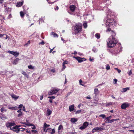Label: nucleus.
<instances>
[{"label":"nucleus","mask_w":134,"mask_h":134,"mask_svg":"<svg viewBox=\"0 0 134 134\" xmlns=\"http://www.w3.org/2000/svg\"><path fill=\"white\" fill-rule=\"evenodd\" d=\"M112 35L110 36L113 37H115V36L116 34L115 33L113 30L111 31Z\"/></svg>","instance_id":"24"},{"label":"nucleus","mask_w":134,"mask_h":134,"mask_svg":"<svg viewBox=\"0 0 134 134\" xmlns=\"http://www.w3.org/2000/svg\"><path fill=\"white\" fill-rule=\"evenodd\" d=\"M95 36L97 39H98L100 37V35L99 33H97L95 34Z\"/></svg>","instance_id":"19"},{"label":"nucleus","mask_w":134,"mask_h":134,"mask_svg":"<svg viewBox=\"0 0 134 134\" xmlns=\"http://www.w3.org/2000/svg\"><path fill=\"white\" fill-rule=\"evenodd\" d=\"M4 11L5 12L9 13L11 11V8L7 6V4L5 3L4 4Z\"/></svg>","instance_id":"7"},{"label":"nucleus","mask_w":134,"mask_h":134,"mask_svg":"<svg viewBox=\"0 0 134 134\" xmlns=\"http://www.w3.org/2000/svg\"><path fill=\"white\" fill-rule=\"evenodd\" d=\"M77 120V119L75 118H73L71 119V121L73 123H75L76 122Z\"/></svg>","instance_id":"18"},{"label":"nucleus","mask_w":134,"mask_h":134,"mask_svg":"<svg viewBox=\"0 0 134 134\" xmlns=\"http://www.w3.org/2000/svg\"><path fill=\"white\" fill-rule=\"evenodd\" d=\"M89 125L88 123L87 122H84L82 126L80 127L79 129L81 130H83L85 129Z\"/></svg>","instance_id":"10"},{"label":"nucleus","mask_w":134,"mask_h":134,"mask_svg":"<svg viewBox=\"0 0 134 134\" xmlns=\"http://www.w3.org/2000/svg\"><path fill=\"white\" fill-rule=\"evenodd\" d=\"M82 84H81V85L83 86H85L84 85L85 84V83L84 82H82Z\"/></svg>","instance_id":"58"},{"label":"nucleus","mask_w":134,"mask_h":134,"mask_svg":"<svg viewBox=\"0 0 134 134\" xmlns=\"http://www.w3.org/2000/svg\"><path fill=\"white\" fill-rule=\"evenodd\" d=\"M52 129L51 128H48L46 129V132H48L49 133H51V131Z\"/></svg>","instance_id":"27"},{"label":"nucleus","mask_w":134,"mask_h":134,"mask_svg":"<svg viewBox=\"0 0 134 134\" xmlns=\"http://www.w3.org/2000/svg\"><path fill=\"white\" fill-rule=\"evenodd\" d=\"M15 110H18L19 109V107L17 106H15L14 107Z\"/></svg>","instance_id":"57"},{"label":"nucleus","mask_w":134,"mask_h":134,"mask_svg":"<svg viewBox=\"0 0 134 134\" xmlns=\"http://www.w3.org/2000/svg\"><path fill=\"white\" fill-rule=\"evenodd\" d=\"M130 132H132L134 134V130H129Z\"/></svg>","instance_id":"61"},{"label":"nucleus","mask_w":134,"mask_h":134,"mask_svg":"<svg viewBox=\"0 0 134 134\" xmlns=\"http://www.w3.org/2000/svg\"><path fill=\"white\" fill-rule=\"evenodd\" d=\"M10 126H14L15 125V124L14 122H10Z\"/></svg>","instance_id":"36"},{"label":"nucleus","mask_w":134,"mask_h":134,"mask_svg":"<svg viewBox=\"0 0 134 134\" xmlns=\"http://www.w3.org/2000/svg\"><path fill=\"white\" fill-rule=\"evenodd\" d=\"M81 110H77L76 111L75 114H79L81 112Z\"/></svg>","instance_id":"42"},{"label":"nucleus","mask_w":134,"mask_h":134,"mask_svg":"<svg viewBox=\"0 0 134 134\" xmlns=\"http://www.w3.org/2000/svg\"><path fill=\"white\" fill-rule=\"evenodd\" d=\"M114 82H113L114 83V84H115L118 81V80L116 79H114Z\"/></svg>","instance_id":"46"},{"label":"nucleus","mask_w":134,"mask_h":134,"mask_svg":"<svg viewBox=\"0 0 134 134\" xmlns=\"http://www.w3.org/2000/svg\"><path fill=\"white\" fill-rule=\"evenodd\" d=\"M50 126L49 125H48L46 124V123H45L44 124V126L46 128Z\"/></svg>","instance_id":"33"},{"label":"nucleus","mask_w":134,"mask_h":134,"mask_svg":"<svg viewBox=\"0 0 134 134\" xmlns=\"http://www.w3.org/2000/svg\"><path fill=\"white\" fill-rule=\"evenodd\" d=\"M22 74L25 76H26L27 78H29L28 75L26 74V72L24 71H23L21 72Z\"/></svg>","instance_id":"21"},{"label":"nucleus","mask_w":134,"mask_h":134,"mask_svg":"<svg viewBox=\"0 0 134 134\" xmlns=\"http://www.w3.org/2000/svg\"><path fill=\"white\" fill-rule=\"evenodd\" d=\"M0 110H1V112H2V113L3 112V111H7V110L5 109L4 108V107H3Z\"/></svg>","instance_id":"29"},{"label":"nucleus","mask_w":134,"mask_h":134,"mask_svg":"<svg viewBox=\"0 0 134 134\" xmlns=\"http://www.w3.org/2000/svg\"><path fill=\"white\" fill-rule=\"evenodd\" d=\"M106 23L107 25H108L109 26L112 28L114 26H115L116 25V23L114 18H109L107 20Z\"/></svg>","instance_id":"4"},{"label":"nucleus","mask_w":134,"mask_h":134,"mask_svg":"<svg viewBox=\"0 0 134 134\" xmlns=\"http://www.w3.org/2000/svg\"><path fill=\"white\" fill-rule=\"evenodd\" d=\"M83 27L85 29L87 27V24L86 22H85L83 24Z\"/></svg>","instance_id":"23"},{"label":"nucleus","mask_w":134,"mask_h":134,"mask_svg":"<svg viewBox=\"0 0 134 134\" xmlns=\"http://www.w3.org/2000/svg\"><path fill=\"white\" fill-rule=\"evenodd\" d=\"M106 69L107 70H108L110 69V66L109 64H107L106 65Z\"/></svg>","instance_id":"32"},{"label":"nucleus","mask_w":134,"mask_h":134,"mask_svg":"<svg viewBox=\"0 0 134 134\" xmlns=\"http://www.w3.org/2000/svg\"><path fill=\"white\" fill-rule=\"evenodd\" d=\"M55 48V47H54L53 48V49H51L50 51H49V53H51L52 52V51L54 49V48Z\"/></svg>","instance_id":"63"},{"label":"nucleus","mask_w":134,"mask_h":134,"mask_svg":"<svg viewBox=\"0 0 134 134\" xmlns=\"http://www.w3.org/2000/svg\"><path fill=\"white\" fill-rule=\"evenodd\" d=\"M59 89L57 88L53 90H51L48 92V94L49 95H53L56 94L59 90Z\"/></svg>","instance_id":"6"},{"label":"nucleus","mask_w":134,"mask_h":134,"mask_svg":"<svg viewBox=\"0 0 134 134\" xmlns=\"http://www.w3.org/2000/svg\"><path fill=\"white\" fill-rule=\"evenodd\" d=\"M12 17V15L11 14H10L8 16V18L10 19Z\"/></svg>","instance_id":"54"},{"label":"nucleus","mask_w":134,"mask_h":134,"mask_svg":"<svg viewBox=\"0 0 134 134\" xmlns=\"http://www.w3.org/2000/svg\"><path fill=\"white\" fill-rule=\"evenodd\" d=\"M55 97L54 96H51V97H48V98H49L50 99H54L55 98Z\"/></svg>","instance_id":"51"},{"label":"nucleus","mask_w":134,"mask_h":134,"mask_svg":"<svg viewBox=\"0 0 134 134\" xmlns=\"http://www.w3.org/2000/svg\"><path fill=\"white\" fill-rule=\"evenodd\" d=\"M20 13L21 17L22 18H23L25 15L23 12L21 11L20 12Z\"/></svg>","instance_id":"25"},{"label":"nucleus","mask_w":134,"mask_h":134,"mask_svg":"<svg viewBox=\"0 0 134 134\" xmlns=\"http://www.w3.org/2000/svg\"><path fill=\"white\" fill-rule=\"evenodd\" d=\"M55 132V131L54 129H53L52 130L51 132V134H54Z\"/></svg>","instance_id":"38"},{"label":"nucleus","mask_w":134,"mask_h":134,"mask_svg":"<svg viewBox=\"0 0 134 134\" xmlns=\"http://www.w3.org/2000/svg\"><path fill=\"white\" fill-rule=\"evenodd\" d=\"M63 128V126L62 125H60L58 127V130H60L61 129H62Z\"/></svg>","instance_id":"37"},{"label":"nucleus","mask_w":134,"mask_h":134,"mask_svg":"<svg viewBox=\"0 0 134 134\" xmlns=\"http://www.w3.org/2000/svg\"><path fill=\"white\" fill-rule=\"evenodd\" d=\"M114 122V120H113V119H112L111 120H109L108 123H111Z\"/></svg>","instance_id":"48"},{"label":"nucleus","mask_w":134,"mask_h":134,"mask_svg":"<svg viewBox=\"0 0 134 134\" xmlns=\"http://www.w3.org/2000/svg\"><path fill=\"white\" fill-rule=\"evenodd\" d=\"M129 87H126L125 88H123V90L124 92H126L127 90H129Z\"/></svg>","instance_id":"26"},{"label":"nucleus","mask_w":134,"mask_h":134,"mask_svg":"<svg viewBox=\"0 0 134 134\" xmlns=\"http://www.w3.org/2000/svg\"><path fill=\"white\" fill-rule=\"evenodd\" d=\"M76 8V6L73 5H71L70 6L69 8L71 13L74 12Z\"/></svg>","instance_id":"12"},{"label":"nucleus","mask_w":134,"mask_h":134,"mask_svg":"<svg viewBox=\"0 0 134 134\" xmlns=\"http://www.w3.org/2000/svg\"><path fill=\"white\" fill-rule=\"evenodd\" d=\"M23 115V113L22 112H21L19 114H18L17 115V116L18 118L20 117L21 116H22Z\"/></svg>","instance_id":"34"},{"label":"nucleus","mask_w":134,"mask_h":134,"mask_svg":"<svg viewBox=\"0 0 134 134\" xmlns=\"http://www.w3.org/2000/svg\"><path fill=\"white\" fill-rule=\"evenodd\" d=\"M99 93V91L98 89L95 88L94 89V93L95 96H97Z\"/></svg>","instance_id":"17"},{"label":"nucleus","mask_w":134,"mask_h":134,"mask_svg":"<svg viewBox=\"0 0 134 134\" xmlns=\"http://www.w3.org/2000/svg\"><path fill=\"white\" fill-rule=\"evenodd\" d=\"M23 105L22 104H20L19 105V108H20V109H21V108L23 107Z\"/></svg>","instance_id":"47"},{"label":"nucleus","mask_w":134,"mask_h":134,"mask_svg":"<svg viewBox=\"0 0 134 134\" xmlns=\"http://www.w3.org/2000/svg\"><path fill=\"white\" fill-rule=\"evenodd\" d=\"M34 125L33 124H27V126H32Z\"/></svg>","instance_id":"53"},{"label":"nucleus","mask_w":134,"mask_h":134,"mask_svg":"<svg viewBox=\"0 0 134 134\" xmlns=\"http://www.w3.org/2000/svg\"><path fill=\"white\" fill-rule=\"evenodd\" d=\"M12 97L13 98H14L15 99H18L19 97L18 96H17L14 94H12Z\"/></svg>","instance_id":"20"},{"label":"nucleus","mask_w":134,"mask_h":134,"mask_svg":"<svg viewBox=\"0 0 134 134\" xmlns=\"http://www.w3.org/2000/svg\"><path fill=\"white\" fill-rule=\"evenodd\" d=\"M6 126L7 128L11 127L10 125L9 122H8L6 124Z\"/></svg>","instance_id":"31"},{"label":"nucleus","mask_w":134,"mask_h":134,"mask_svg":"<svg viewBox=\"0 0 134 134\" xmlns=\"http://www.w3.org/2000/svg\"><path fill=\"white\" fill-rule=\"evenodd\" d=\"M8 52L9 53L13 54L15 57L18 56L19 55V53L18 52H15L10 51H8Z\"/></svg>","instance_id":"13"},{"label":"nucleus","mask_w":134,"mask_h":134,"mask_svg":"<svg viewBox=\"0 0 134 134\" xmlns=\"http://www.w3.org/2000/svg\"><path fill=\"white\" fill-rule=\"evenodd\" d=\"M93 60H94V59H93V58H91V57H90L89 59L90 61L91 62Z\"/></svg>","instance_id":"64"},{"label":"nucleus","mask_w":134,"mask_h":134,"mask_svg":"<svg viewBox=\"0 0 134 134\" xmlns=\"http://www.w3.org/2000/svg\"><path fill=\"white\" fill-rule=\"evenodd\" d=\"M18 60L17 59H16L14 60L13 64H14L15 65L18 63Z\"/></svg>","instance_id":"28"},{"label":"nucleus","mask_w":134,"mask_h":134,"mask_svg":"<svg viewBox=\"0 0 134 134\" xmlns=\"http://www.w3.org/2000/svg\"><path fill=\"white\" fill-rule=\"evenodd\" d=\"M66 68V66H65L64 64H63V66L62 67V69L63 70L64 69Z\"/></svg>","instance_id":"44"},{"label":"nucleus","mask_w":134,"mask_h":134,"mask_svg":"<svg viewBox=\"0 0 134 134\" xmlns=\"http://www.w3.org/2000/svg\"><path fill=\"white\" fill-rule=\"evenodd\" d=\"M44 42L43 41H42L41 42L39 43V45H44Z\"/></svg>","instance_id":"45"},{"label":"nucleus","mask_w":134,"mask_h":134,"mask_svg":"<svg viewBox=\"0 0 134 134\" xmlns=\"http://www.w3.org/2000/svg\"><path fill=\"white\" fill-rule=\"evenodd\" d=\"M105 115L104 114H101L99 115V117H101L103 119L105 118Z\"/></svg>","instance_id":"35"},{"label":"nucleus","mask_w":134,"mask_h":134,"mask_svg":"<svg viewBox=\"0 0 134 134\" xmlns=\"http://www.w3.org/2000/svg\"><path fill=\"white\" fill-rule=\"evenodd\" d=\"M69 110L70 111H71L74 110V105H70L69 107Z\"/></svg>","instance_id":"15"},{"label":"nucleus","mask_w":134,"mask_h":134,"mask_svg":"<svg viewBox=\"0 0 134 134\" xmlns=\"http://www.w3.org/2000/svg\"><path fill=\"white\" fill-rule=\"evenodd\" d=\"M108 47L111 48L116 46L118 42V41L115 37L110 36L107 40Z\"/></svg>","instance_id":"1"},{"label":"nucleus","mask_w":134,"mask_h":134,"mask_svg":"<svg viewBox=\"0 0 134 134\" xmlns=\"http://www.w3.org/2000/svg\"><path fill=\"white\" fill-rule=\"evenodd\" d=\"M21 126L20 125H16L13 127H10V129L14 132L18 133L20 131V128H19Z\"/></svg>","instance_id":"5"},{"label":"nucleus","mask_w":134,"mask_h":134,"mask_svg":"<svg viewBox=\"0 0 134 134\" xmlns=\"http://www.w3.org/2000/svg\"><path fill=\"white\" fill-rule=\"evenodd\" d=\"M111 27H109L106 30L107 31H109L110 32V31H111Z\"/></svg>","instance_id":"40"},{"label":"nucleus","mask_w":134,"mask_h":134,"mask_svg":"<svg viewBox=\"0 0 134 134\" xmlns=\"http://www.w3.org/2000/svg\"><path fill=\"white\" fill-rule=\"evenodd\" d=\"M122 49L121 44L118 43L116 46L115 49L114 50L111 51L110 52L112 54H116L121 51Z\"/></svg>","instance_id":"3"},{"label":"nucleus","mask_w":134,"mask_h":134,"mask_svg":"<svg viewBox=\"0 0 134 134\" xmlns=\"http://www.w3.org/2000/svg\"><path fill=\"white\" fill-rule=\"evenodd\" d=\"M24 1H22L21 2H19L17 3L16 6L17 7H20L22 6L23 4Z\"/></svg>","instance_id":"14"},{"label":"nucleus","mask_w":134,"mask_h":134,"mask_svg":"<svg viewBox=\"0 0 134 134\" xmlns=\"http://www.w3.org/2000/svg\"><path fill=\"white\" fill-rule=\"evenodd\" d=\"M28 68L29 69H34V68L33 66H32L31 65H30L28 66Z\"/></svg>","instance_id":"30"},{"label":"nucleus","mask_w":134,"mask_h":134,"mask_svg":"<svg viewBox=\"0 0 134 134\" xmlns=\"http://www.w3.org/2000/svg\"><path fill=\"white\" fill-rule=\"evenodd\" d=\"M79 82L80 84V85H81V84H82V82H83L81 80H79Z\"/></svg>","instance_id":"62"},{"label":"nucleus","mask_w":134,"mask_h":134,"mask_svg":"<svg viewBox=\"0 0 134 134\" xmlns=\"http://www.w3.org/2000/svg\"><path fill=\"white\" fill-rule=\"evenodd\" d=\"M17 112L19 113H20L21 112H21V109H19V110H18L17 111Z\"/></svg>","instance_id":"52"},{"label":"nucleus","mask_w":134,"mask_h":134,"mask_svg":"<svg viewBox=\"0 0 134 134\" xmlns=\"http://www.w3.org/2000/svg\"><path fill=\"white\" fill-rule=\"evenodd\" d=\"M112 105V103L110 102L108 103L107 104V106L111 105Z\"/></svg>","instance_id":"49"},{"label":"nucleus","mask_w":134,"mask_h":134,"mask_svg":"<svg viewBox=\"0 0 134 134\" xmlns=\"http://www.w3.org/2000/svg\"><path fill=\"white\" fill-rule=\"evenodd\" d=\"M130 104L128 103H125L122 104L121 105V108L122 109H125L126 108L129 107Z\"/></svg>","instance_id":"11"},{"label":"nucleus","mask_w":134,"mask_h":134,"mask_svg":"<svg viewBox=\"0 0 134 134\" xmlns=\"http://www.w3.org/2000/svg\"><path fill=\"white\" fill-rule=\"evenodd\" d=\"M68 63V61H67V60H65V61H64V62L63 64L65 65V64H67Z\"/></svg>","instance_id":"50"},{"label":"nucleus","mask_w":134,"mask_h":134,"mask_svg":"<svg viewBox=\"0 0 134 134\" xmlns=\"http://www.w3.org/2000/svg\"><path fill=\"white\" fill-rule=\"evenodd\" d=\"M115 70H117V71H118V72L119 73H120L121 71L120 70V69H118V68H115Z\"/></svg>","instance_id":"43"},{"label":"nucleus","mask_w":134,"mask_h":134,"mask_svg":"<svg viewBox=\"0 0 134 134\" xmlns=\"http://www.w3.org/2000/svg\"><path fill=\"white\" fill-rule=\"evenodd\" d=\"M51 71L54 73L55 72V69H53L51 70Z\"/></svg>","instance_id":"60"},{"label":"nucleus","mask_w":134,"mask_h":134,"mask_svg":"<svg viewBox=\"0 0 134 134\" xmlns=\"http://www.w3.org/2000/svg\"><path fill=\"white\" fill-rule=\"evenodd\" d=\"M74 57L78 61L79 63H81L83 61H85L86 60V59L85 58H81L80 57Z\"/></svg>","instance_id":"9"},{"label":"nucleus","mask_w":134,"mask_h":134,"mask_svg":"<svg viewBox=\"0 0 134 134\" xmlns=\"http://www.w3.org/2000/svg\"><path fill=\"white\" fill-rule=\"evenodd\" d=\"M22 110L25 111H26V110H25V106H23V109Z\"/></svg>","instance_id":"59"},{"label":"nucleus","mask_w":134,"mask_h":134,"mask_svg":"<svg viewBox=\"0 0 134 134\" xmlns=\"http://www.w3.org/2000/svg\"><path fill=\"white\" fill-rule=\"evenodd\" d=\"M1 119H2L3 118H6L5 116L4 115H2V116H1Z\"/></svg>","instance_id":"55"},{"label":"nucleus","mask_w":134,"mask_h":134,"mask_svg":"<svg viewBox=\"0 0 134 134\" xmlns=\"http://www.w3.org/2000/svg\"><path fill=\"white\" fill-rule=\"evenodd\" d=\"M31 131L33 133H37V131L36 130H32Z\"/></svg>","instance_id":"39"},{"label":"nucleus","mask_w":134,"mask_h":134,"mask_svg":"<svg viewBox=\"0 0 134 134\" xmlns=\"http://www.w3.org/2000/svg\"><path fill=\"white\" fill-rule=\"evenodd\" d=\"M51 34H52V35H53L54 37H57L58 36V35L57 34H56L55 33L53 32H51Z\"/></svg>","instance_id":"22"},{"label":"nucleus","mask_w":134,"mask_h":134,"mask_svg":"<svg viewBox=\"0 0 134 134\" xmlns=\"http://www.w3.org/2000/svg\"><path fill=\"white\" fill-rule=\"evenodd\" d=\"M104 129L101 127H96L94 128L92 130V132L94 133L96 132H99V131H102L104 130Z\"/></svg>","instance_id":"8"},{"label":"nucleus","mask_w":134,"mask_h":134,"mask_svg":"<svg viewBox=\"0 0 134 134\" xmlns=\"http://www.w3.org/2000/svg\"><path fill=\"white\" fill-rule=\"evenodd\" d=\"M52 112V111L49 109H48L47 110L46 115L48 116L50 115Z\"/></svg>","instance_id":"16"},{"label":"nucleus","mask_w":134,"mask_h":134,"mask_svg":"<svg viewBox=\"0 0 134 134\" xmlns=\"http://www.w3.org/2000/svg\"><path fill=\"white\" fill-rule=\"evenodd\" d=\"M82 25L81 23H77L75 24L74 26V34L76 35L78 33H80L82 31Z\"/></svg>","instance_id":"2"},{"label":"nucleus","mask_w":134,"mask_h":134,"mask_svg":"<svg viewBox=\"0 0 134 134\" xmlns=\"http://www.w3.org/2000/svg\"><path fill=\"white\" fill-rule=\"evenodd\" d=\"M132 74V72L131 71V70H130L129 72L128 73V74L129 75H131Z\"/></svg>","instance_id":"56"},{"label":"nucleus","mask_w":134,"mask_h":134,"mask_svg":"<svg viewBox=\"0 0 134 134\" xmlns=\"http://www.w3.org/2000/svg\"><path fill=\"white\" fill-rule=\"evenodd\" d=\"M14 107H9L8 108L11 110H15Z\"/></svg>","instance_id":"41"}]
</instances>
